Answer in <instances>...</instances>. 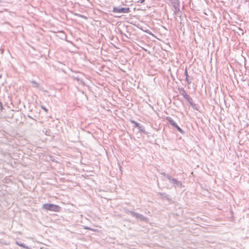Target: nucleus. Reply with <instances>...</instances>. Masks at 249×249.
Here are the masks:
<instances>
[{
  "label": "nucleus",
  "mask_w": 249,
  "mask_h": 249,
  "mask_svg": "<svg viewBox=\"0 0 249 249\" xmlns=\"http://www.w3.org/2000/svg\"><path fill=\"white\" fill-rule=\"evenodd\" d=\"M42 208L47 211H50L54 212H59L60 209V208L59 206L49 203L43 204L42 206Z\"/></svg>",
  "instance_id": "f257e3e1"
},
{
  "label": "nucleus",
  "mask_w": 249,
  "mask_h": 249,
  "mask_svg": "<svg viewBox=\"0 0 249 249\" xmlns=\"http://www.w3.org/2000/svg\"><path fill=\"white\" fill-rule=\"evenodd\" d=\"M113 12L117 13H128L130 12V10L129 8L114 7Z\"/></svg>",
  "instance_id": "f03ea898"
},
{
  "label": "nucleus",
  "mask_w": 249,
  "mask_h": 249,
  "mask_svg": "<svg viewBox=\"0 0 249 249\" xmlns=\"http://www.w3.org/2000/svg\"><path fill=\"white\" fill-rule=\"evenodd\" d=\"M167 178H168L169 181L171 183L174 184L179 187L182 186V183L178 181L177 179L171 178V177L168 175L167 176Z\"/></svg>",
  "instance_id": "7ed1b4c3"
},
{
  "label": "nucleus",
  "mask_w": 249,
  "mask_h": 249,
  "mask_svg": "<svg viewBox=\"0 0 249 249\" xmlns=\"http://www.w3.org/2000/svg\"><path fill=\"white\" fill-rule=\"evenodd\" d=\"M130 213L133 216L136 217V218H138L141 220H144V217L142 216V215L140 213H134L133 212H130Z\"/></svg>",
  "instance_id": "20e7f679"
},
{
  "label": "nucleus",
  "mask_w": 249,
  "mask_h": 249,
  "mask_svg": "<svg viewBox=\"0 0 249 249\" xmlns=\"http://www.w3.org/2000/svg\"><path fill=\"white\" fill-rule=\"evenodd\" d=\"M167 120L173 126L175 127L177 125L175 122L171 118H167Z\"/></svg>",
  "instance_id": "39448f33"
},
{
  "label": "nucleus",
  "mask_w": 249,
  "mask_h": 249,
  "mask_svg": "<svg viewBox=\"0 0 249 249\" xmlns=\"http://www.w3.org/2000/svg\"><path fill=\"white\" fill-rule=\"evenodd\" d=\"M16 244H17V245H18V246H20V247H22V248H25V249H30V248H29V247L25 246V245L24 244H23L20 243H19V242H18V241H17V242H16Z\"/></svg>",
  "instance_id": "423d86ee"
},
{
  "label": "nucleus",
  "mask_w": 249,
  "mask_h": 249,
  "mask_svg": "<svg viewBox=\"0 0 249 249\" xmlns=\"http://www.w3.org/2000/svg\"><path fill=\"white\" fill-rule=\"evenodd\" d=\"M185 76H186V81L187 82V83L188 84H190L191 81L190 80H189V79H188V75L187 71L186 69L185 71Z\"/></svg>",
  "instance_id": "0eeeda50"
},
{
  "label": "nucleus",
  "mask_w": 249,
  "mask_h": 249,
  "mask_svg": "<svg viewBox=\"0 0 249 249\" xmlns=\"http://www.w3.org/2000/svg\"><path fill=\"white\" fill-rule=\"evenodd\" d=\"M31 83H32L33 84V86L35 88H38V86H39V84L36 83V82L34 81H32L31 82Z\"/></svg>",
  "instance_id": "6e6552de"
},
{
  "label": "nucleus",
  "mask_w": 249,
  "mask_h": 249,
  "mask_svg": "<svg viewBox=\"0 0 249 249\" xmlns=\"http://www.w3.org/2000/svg\"><path fill=\"white\" fill-rule=\"evenodd\" d=\"M184 97L187 100H191V98L190 97L186 94H185L184 95H183Z\"/></svg>",
  "instance_id": "1a4fd4ad"
},
{
  "label": "nucleus",
  "mask_w": 249,
  "mask_h": 249,
  "mask_svg": "<svg viewBox=\"0 0 249 249\" xmlns=\"http://www.w3.org/2000/svg\"><path fill=\"white\" fill-rule=\"evenodd\" d=\"M175 127H176L178 130L181 133H183V131L178 125H177Z\"/></svg>",
  "instance_id": "9d476101"
},
{
  "label": "nucleus",
  "mask_w": 249,
  "mask_h": 249,
  "mask_svg": "<svg viewBox=\"0 0 249 249\" xmlns=\"http://www.w3.org/2000/svg\"><path fill=\"white\" fill-rule=\"evenodd\" d=\"M188 101V102L190 103V105L192 106V107H194V106H195V105L193 104L192 102V99L191 98V100H187Z\"/></svg>",
  "instance_id": "9b49d317"
},
{
  "label": "nucleus",
  "mask_w": 249,
  "mask_h": 249,
  "mask_svg": "<svg viewBox=\"0 0 249 249\" xmlns=\"http://www.w3.org/2000/svg\"><path fill=\"white\" fill-rule=\"evenodd\" d=\"M84 229H87V230H91V231H94V230L93 229H92L88 227H86V226H84Z\"/></svg>",
  "instance_id": "f8f14e48"
},
{
  "label": "nucleus",
  "mask_w": 249,
  "mask_h": 249,
  "mask_svg": "<svg viewBox=\"0 0 249 249\" xmlns=\"http://www.w3.org/2000/svg\"><path fill=\"white\" fill-rule=\"evenodd\" d=\"M132 123H133L135 125L136 127H138L139 126V124L138 123H137V122H135V121H132Z\"/></svg>",
  "instance_id": "ddd939ff"
},
{
  "label": "nucleus",
  "mask_w": 249,
  "mask_h": 249,
  "mask_svg": "<svg viewBox=\"0 0 249 249\" xmlns=\"http://www.w3.org/2000/svg\"><path fill=\"white\" fill-rule=\"evenodd\" d=\"M144 1H145V0H139L138 2L142 3Z\"/></svg>",
  "instance_id": "4468645a"
},
{
  "label": "nucleus",
  "mask_w": 249,
  "mask_h": 249,
  "mask_svg": "<svg viewBox=\"0 0 249 249\" xmlns=\"http://www.w3.org/2000/svg\"><path fill=\"white\" fill-rule=\"evenodd\" d=\"M41 107H42V108L43 109H44L46 112H47V109L45 107H43V106H42Z\"/></svg>",
  "instance_id": "2eb2a0df"
},
{
  "label": "nucleus",
  "mask_w": 249,
  "mask_h": 249,
  "mask_svg": "<svg viewBox=\"0 0 249 249\" xmlns=\"http://www.w3.org/2000/svg\"><path fill=\"white\" fill-rule=\"evenodd\" d=\"M138 128L140 130H142L141 129V126L139 125V126H138Z\"/></svg>",
  "instance_id": "dca6fc26"
}]
</instances>
